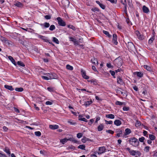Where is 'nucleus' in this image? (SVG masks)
Listing matches in <instances>:
<instances>
[{
  "label": "nucleus",
  "instance_id": "6e6552de",
  "mask_svg": "<svg viewBox=\"0 0 157 157\" xmlns=\"http://www.w3.org/2000/svg\"><path fill=\"white\" fill-rule=\"evenodd\" d=\"M49 127L50 129H55L58 128L59 126L58 125L56 124L50 125L49 126Z\"/></svg>",
  "mask_w": 157,
  "mask_h": 157
},
{
  "label": "nucleus",
  "instance_id": "4d7b16f0",
  "mask_svg": "<svg viewBox=\"0 0 157 157\" xmlns=\"http://www.w3.org/2000/svg\"><path fill=\"white\" fill-rule=\"evenodd\" d=\"M69 38L70 40L71 41H72L73 42H74V41H75V40H76V39H75L74 38L70 36L69 37Z\"/></svg>",
  "mask_w": 157,
  "mask_h": 157
},
{
  "label": "nucleus",
  "instance_id": "ea45409f",
  "mask_svg": "<svg viewBox=\"0 0 157 157\" xmlns=\"http://www.w3.org/2000/svg\"><path fill=\"white\" fill-rule=\"evenodd\" d=\"M67 149V150L73 149L74 150L75 149V147L74 146L71 145L68 147Z\"/></svg>",
  "mask_w": 157,
  "mask_h": 157
},
{
  "label": "nucleus",
  "instance_id": "5fc2aeb1",
  "mask_svg": "<svg viewBox=\"0 0 157 157\" xmlns=\"http://www.w3.org/2000/svg\"><path fill=\"white\" fill-rule=\"evenodd\" d=\"M145 138L144 137H142L141 138H139V140L141 142H144V140Z\"/></svg>",
  "mask_w": 157,
  "mask_h": 157
},
{
  "label": "nucleus",
  "instance_id": "09e8293b",
  "mask_svg": "<svg viewBox=\"0 0 157 157\" xmlns=\"http://www.w3.org/2000/svg\"><path fill=\"white\" fill-rule=\"evenodd\" d=\"M106 124H113V121H108L106 120H105Z\"/></svg>",
  "mask_w": 157,
  "mask_h": 157
},
{
  "label": "nucleus",
  "instance_id": "f8f14e48",
  "mask_svg": "<svg viewBox=\"0 0 157 157\" xmlns=\"http://www.w3.org/2000/svg\"><path fill=\"white\" fill-rule=\"evenodd\" d=\"M62 3L65 6H68L70 2L68 0H63L62 1Z\"/></svg>",
  "mask_w": 157,
  "mask_h": 157
},
{
  "label": "nucleus",
  "instance_id": "a19ab883",
  "mask_svg": "<svg viewBox=\"0 0 157 157\" xmlns=\"http://www.w3.org/2000/svg\"><path fill=\"white\" fill-rule=\"evenodd\" d=\"M68 28H70L71 29H72L73 30H75V29L74 26L71 25H68L67 26Z\"/></svg>",
  "mask_w": 157,
  "mask_h": 157
},
{
  "label": "nucleus",
  "instance_id": "7ed1b4c3",
  "mask_svg": "<svg viewBox=\"0 0 157 157\" xmlns=\"http://www.w3.org/2000/svg\"><path fill=\"white\" fill-rule=\"evenodd\" d=\"M58 23L59 25L61 26H64L66 25L65 22L60 17H58L57 18Z\"/></svg>",
  "mask_w": 157,
  "mask_h": 157
},
{
  "label": "nucleus",
  "instance_id": "8fccbe9b",
  "mask_svg": "<svg viewBox=\"0 0 157 157\" xmlns=\"http://www.w3.org/2000/svg\"><path fill=\"white\" fill-rule=\"evenodd\" d=\"M68 123H70L71 124V125H75L76 124V123L74 122L73 121H68Z\"/></svg>",
  "mask_w": 157,
  "mask_h": 157
},
{
  "label": "nucleus",
  "instance_id": "393cba45",
  "mask_svg": "<svg viewBox=\"0 0 157 157\" xmlns=\"http://www.w3.org/2000/svg\"><path fill=\"white\" fill-rule=\"evenodd\" d=\"M137 75L140 77H142L143 75V74L141 72H136Z\"/></svg>",
  "mask_w": 157,
  "mask_h": 157
},
{
  "label": "nucleus",
  "instance_id": "bb28decb",
  "mask_svg": "<svg viewBox=\"0 0 157 157\" xmlns=\"http://www.w3.org/2000/svg\"><path fill=\"white\" fill-rule=\"evenodd\" d=\"M17 64L20 66L24 67L25 66V64L21 61H18L17 62Z\"/></svg>",
  "mask_w": 157,
  "mask_h": 157
},
{
  "label": "nucleus",
  "instance_id": "a211bd4d",
  "mask_svg": "<svg viewBox=\"0 0 157 157\" xmlns=\"http://www.w3.org/2000/svg\"><path fill=\"white\" fill-rule=\"evenodd\" d=\"M106 117L107 118H109L110 119H114L115 117L114 116L113 114H109L106 115Z\"/></svg>",
  "mask_w": 157,
  "mask_h": 157
},
{
  "label": "nucleus",
  "instance_id": "37998d69",
  "mask_svg": "<svg viewBox=\"0 0 157 157\" xmlns=\"http://www.w3.org/2000/svg\"><path fill=\"white\" fill-rule=\"evenodd\" d=\"M129 153L131 155H135V154L136 153V151L132 150Z\"/></svg>",
  "mask_w": 157,
  "mask_h": 157
},
{
  "label": "nucleus",
  "instance_id": "864d4df0",
  "mask_svg": "<svg viewBox=\"0 0 157 157\" xmlns=\"http://www.w3.org/2000/svg\"><path fill=\"white\" fill-rule=\"evenodd\" d=\"M94 121V120L93 119H91L90 120V121L88 122V124L89 125H91L93 123Z\"/></svg>",
  "mask_w": 157,
  "mask_h": 157
},
{
  "label": "nucleus",
  "instance_id": "f704fd0d",
  "mask_svg": "<svg viewBox=\"0 0 157 157\" xmlns=\"http://www.w3.org/2000/svg\"><path fill=\"white\" fill-rule=\"evenodd\" d=\"M53 41L57 44H59V41L58 39L55 37L53 38Z\"/></svg>",
  "mask_w": 157,
  "mask_h": 157
},
{
  "label": "nucleus",
  "instance_id": "423d86ee",
  "mask_svg": "<svg viewBox=\"0 0 157 157\" xmlns=\"http://www.w3.org/2000/svg\"><path fill=\"white\" fill-rule=\"evenodd\" d=\"M105 150V147H100L99 149V152H98V154H101L104 153Z\"/></svg>",
  "mask_w": 157,
  "mask_h": 157
},
{
  "label": "nucleus",
  "instance_id": "7c9ffc66",
  "mask_svg": "<svg viewBox=\"0 0 157 157\" xmlns=\"http://www.w3.org/2000/svg\"><path fill=\"white\" fill-rule=\"evenodd\" d=\"M149 137L150 139L151 140H154L155 139V137L152 134H149Z\"/></svg>",
  "mask_w": 157,
  "mask_h": 157
},
{
  "label": "nucleus",
  "instance_id": "0eeeda50",
  "mask_svg": "<svg viewBox=\"0 0 157 157\" xmlns=\"http://www.w3.org/2000/svg\"><path fill=\"white\" fill-rule=\"evenodd\" d=\"M117 82L118 83L120 84H123V82L121 77L120 76H118L117 77Z\"/></svg>",
  "mask_w": 157,
  "mask_h": 157
},
{
  "label": "nucleus",
  "instance_id": "774afa93",
  "mask_svg": "<svg viewBox=\"0 0 157 157\" xmlns=\"http://www.w3.org/2000/svg\"><path fill=\"white\" fill-rule=\"evenodd\" d=\"M145 149H146V152H148L149 151L150 147L148 146H146L145 148Z\"/></svg>",
  "mask_w": 157,
  "mask_h": 157
},
{
  "label": "nucleus",
  "instance_id": "6ab92c4d",
  "mask_svg": "<svg viewBox=\"0 0 157 157\" xmlns=\"http://www.w3.org/2000/svg\"><path fill=\"white\" fill-rule=\"evenodd\" d=\"M41 77L42 78L46 80H48L49 79H51L54 78L53 77H50L49 78L47 76H42Z\"/></svg>",
  "mask_w": 157,
  "mask_h": 157
},
{
  "label": "nucleus",
  "instance_id": "473e14b6",
  "mask_svg": "<svg viewBox=\"0 0 157 157\" xmlns=\"http://www.w3.org/2000/svg\"><path fill=\"white\" fill-rule=\"evenodd\" d=\"M85 146L84 145H79L78 148H80L82 150H85Z\"/></svg>",
  "mask_w": 157,
  "mask_h": 157
},
{
  "label": "nucleus",
  "instance_id": "e2e57ef3",
  "mask_svg": "<svg viewBox=\"0 0 157 157\" xmlns=\"http://www.w3.org/2000/svg\"><path fill=\"white\" fill-rule=\"evenodd\" d=\"M106 66L108 67L109 68H110L111 67H113L111 65V63H107L106 64Z\"/></svg>",
  "mask_w": 157,
  "mask_h": 157
},
{
  "label": "nucleus",
  "instance_id": "0e129e2a",
  "mask_svg": "<svg viewBox=\"0 0 157 157\" xmlns=\"http://www.w3.org/2000/svg\"><path fill=\"white\" fill-rule=\"evenodd\" d=\"M99 6L103 9H104L105 8V6L102 4H101Z\"/></svg>",
  "mask_w": 157,
  "mask_h": 157
},
{
  "label": "nucleus",
  "instance_id": "13d9d810",
  "mask_svg": "<svg viewBox=\"0 0 157 157\" xmlns=\"http://www.w3.org/2000/svg\"><path fill=\"white\" fill-rule=\"evenodd\" d=\"M74 44L75 45H79V42L78 41H77V40H75V41L73 42Z\"/></svg>",
  "mask_w": 157,
  "mask_h": 157
},
{
  "label": "nucleus",
  "instance_id": "69168bd1",
  "mask_svg": "<svg viewBox=\"0 0 157 157\" xmlns=\"http://www.w3.org/2000/svg\"><path fill=\"white\" fill-rule=\"evenodd\" d=\"M135 34L138 37L139 36V35L140 34V32L138 31H136L135 32Z\"/></svg>",
  "mask_w": 157,
  "mask_h": 157
},
{
  "label": "nucleus",
  "instance_id": "cd10ccee",
  "mask_svg": "<svg viewBox=\"0 0 157 157\" xmlns=\"http://www.w3.org/2000/svg\"><path fill=\"white\" fill-rule=\"evenodd\" d=\"M43 25H44L45 28H48L50 26L49 24L47 22L45 23L44 24H40V25L41 26H42Z\"/></svg>",
  "mask_w": 157,
  "mask_h": 157
},
{
  "label": "nucleus",
  "instance_id": "2eb2a0df",
  "mask_svg": "<svg viewBox=\"0 0 157 157\" xmlns=\"http://www.w3.org/2000/svg\"><path fill=\"white\" fill-rule=\"evenodd\" d=\"M91 61L95 65L96 64V63L97 65L98 64V62L97 60V59L96 58L93 57L91 59Z\"/></svg>",
  "mask_w": 157,
  "mask_h": 157
},
{
  "label": "nucleus",
  "instance_id": "c756f323",
  "mask_svg": "<svg viewBox=\"0 0 157 157\" xmlns=\"http://www.w3.org/2000/svg\"><path fill=\"white\" fill-rule=\"evenodd\" d=\"M68 140L71 141L75 143H77V141L73 138H68Z\"/></svg>",
  "mask_w": 157,
  "mask_h": 157
},
{
  "label": "nucleus",
  "instance_id": "de8ad7c7",
  "mask_svg": "<svg viewBox=\"0 0 157 157\" xmlns=\"http://www.w3.org/2000/svg\"><path fill=\"white\" fill-rule=\"evenodd\" d=\"M82 133H78L77 134V136L78 138H80L82 137Z\"/></svg>",
  "mask_w": 157,
  "mask_h": 157
},
{
  "label": "nucleus",
  "instance_id": "e433bc0d",
  "mask_svg": "<svg viewBox=\"0 0 157 157\" xmlns=\"http://www.w3.org/2000/svg\"><path fill=\"white\" fill-rule=\"evenodd\" d=\"M141 125V123L139 121L137 120L136 123V127H138L140 126Z\"/></svg>",
  "mask_w": 157,
  "mask_h": 157
},
{
  "label": "nucleus",
  "instance_id": "412c9836",
  "mask_svg": "<svg viewBox=\"0 0 157 157\" xmlns=\"http://www.w3.org/2000/svg\"><path fill=\"white\" fill-rule=\"evenodd\" d=\"M0 40L5 43H6L7 41V40L6 38L2 36H0Z\"/></svg>",
  "mask_w": 157,
  "mask_h": 157
},
{
  "label": "nucleus",
  "instance_id": "58836bf2",
  "mask_svg": "<svg viewBox=\"0 0 157 157\" xmlns=\"http://www.w3.org/2000/svg\"><path fill=\"white\" fill-rule=\"evenodd\" d=\"M55 28L56 27L55 26L53 25H51V26H50L49 29L50 30L52 31L55 29Z\"/></svg>",
  "mask_w": 157,
  "mask_h": 157
},
{
  "label": "nucleus",
  "instance_id": "20e7f679",
  "mask_svg": "<svg viewBox=\"0 0 157 157\" xmlns=\"http://www.w3.org/2000/svg\"><path fill=\"white\" fill-rule=\"evenodd\" d=\"M127 46L128 49L131 50L132 49L134 48V45L132 42H128Z\"/></svg>",
  "mask_w": 157,
  "mask_h": 157
},
{
  "label": "nucleus",
  "instance_id": "79ce46f5",
  "mask_svg": "<svg viewBox=\"0 0 157 157\" xmlns=\"http://www.w3.org/2000/svg\"><path fill=\"white\" fill-rule=\"evenodd\" d=\"M35 135L38 136H40L41 135V132L39 131L36 132H35Z\"/></svg>",
  "mask_w": 157,
  "mask_h": 157
},
{
  "label": "nucleus",
  "instance_id": "dca6fc26",
  "mask_svg": "<svg viewBox=\"0 0 157 157\" xmlns=\"http://www.w3.org/2000/svg\"><path fill=\"white\" fill-rule=\"evenodd\" d=\"M144 67L145 69L148 71H151L152 70L151 68L150 67L148 66L147 65H144Z\"/></svg>",
  "mask_w": 157,
  "mask_h": 157
},
{
  "label": "nucleus",
  "instance_id": "f257e3e1",
  "mask_svg": "<svg viewBox=\"0 0 157 157\" xmlns=\"http://www.w3.org/2000/svg\"><path fill=\"white\" fill-rule=\"evenodd\" d=\"M123 63L122 60L120 57L117 58L113 61L114 65L118 67H120L122 65Z\"/></svg>",
  "mask_w": 157,
  "mask_h": 157
},
{
  "label": "nucleus",
  "instance_id": "bf43d9fd",
  "mask_svg": "<svg viewBox=\"0 0 157 157\" xmlns=\"http://www.w3.org/2000/svg\"><path fill=\"white\" fill-rule=\"evenodd\" d=\"M46 104V105H52V102H51V101H47L46 102V103H45Z\"/></svg>",
  "mask_w": 157,
  "mask_h": 157
},
{
  "label": "nucleus",
  "instance_id": "b1692460",
  "mask_svg": "<svg viewBox=\"0 0 157 157\" xmlns=\"http://www.w3.org/2000/svg\"><path fill=\"white\" fill-rule=\"evenodd\" d=\"M89 140H90L88 138H86L85 137H84L82 139V141L83 143H85L86 141H88Z\"/></svg>",
  "mask_w": 157,
  "mask_h": 157
},
{
  "label": "nucleus",
  "instance_id": "338daca9",
  "mask_svg": "<svg viewBox=\"0 0 157 157\" xmlns=\"http://www.w3.org/2000/svg\"><path fill=\"white\" fill-rule=\"evenodd\" d=\"M123 109L124 111H127L129 109V108L128 107H124L123 108Z\"/></svg>",
  "mask_w": 157,
  "mask_h": 157
},
{
  "label": "nucleus",
  "instance_id": "2f4dec72",
  "mask_svg": "<svg viewBox=\"0 0 157 157\" xmlns=\"http://www.w3.org/2000/svg\"><path fill=\"white\" fill-rule=\"evenodd\" d=\"M92 103V101H88L85 102L84 105H85V106H88L91 104Z\"/></svg>",
  "mask_w": 157,
  "mask_h": 157
},
{
  "label": "nucleus",
  "instance_id": "49530a36",
  "mask_svg": "<svg viewBox=\"0 0 157 157\" xmlns=\"http://www.w3.org/2000/svg\"><path fill=\"white\" fill-rule=\"evenodd\" d=\"M138 38L140 40H142L144 38V36L142 34H140L138 37Z\"/></svg>",
  "mask_w": 157,
  "mask_h": 157
},
{
  "label": "nucleus",
  "instance_id": "72a5a7b5",
  "mask_svg": "<svg viewBox=\"0 0 157 157\" xmlns=\"http://www.w3.org/2000/svg\"><path fill=\"white\" fill-rule=\"evenodd\" d=\"M115 104L116 105H124V102H122L119 101H116L115 103Z\"/></svg>",
  "mask_w": 157,
  "mask_h": 157
},
{
  "label": "nucleus",
  "instance_id": "4be33fe9",
  "mask_svg": "<svg viewBox=\"0 0 157 157\" xmlns=\"http://www.w3.org/2000/svg\"><path fill=\"white\" fill-rule=\"evenodd\" d=\"M39 36L40 38L44 40V41L46 42H48V40L46 39V37L45 36L41 35H40Z\"/></svg>",
  "mask_w": 157,
  "mask_h": 157
},
{
  "label": "nucleus",
  "instance_id": "f3484780",
  "mask_svg": "<svg viewBox=\"0 0 157 157\" xmlns=\"http://www.w3.org/2000/svg\"><path fill=\"white\" fill-rule=\"evenodd\" d=\"M104 128V125L102 124H101L99 125L98 127V130L99 131H102Z\"/></svg>",
  "mask_w": 157,
  "mask_h": 157
},
{
  "label": "nucleus",
  "instance_id": "5701e85b",
  "mask_svg": "<svg viewBox=\"0 0 157 157\" xmlns=\"http://www.w3.org/2000/svg\"><path fill=\"white\" fill-rule=\"evenodd\" d=\"M66 68L70 70H72L73 69V68L72 66H70L69 64H67L66 66Z\"/></svg>",
  "mask_w": 157,
  "mask_h": 157
},
{
  "label": "nucleus",
  "instance_id": "c03bdc74",
  "mask_svg": "<svg viewBox=\"0 0 157 157\" xmlns=\"http://www.w3.org/2000/svg\"><path fill=\"white\" fill-rule=\"evenodd\" d=\"M4 151L8 155H10V151L9 149L6 148L4 150Z\"/></svg>",
  "mask_w": 157,
  "mask_h": 157
},
{
  "label": "nucleus",
  "instance_id": "ddd939ff",
  "mask_svg": "<svg viewBox=\"0 0 157 157\" xmlns=\"http://www.w3.org/2000/svg\"><path fill=\"white\" fill-rule=\"evenodd\" d=\"M4 87L6 89H8L10 91H12L14 90L13 88L11 86H9L6 85L4 86Z\"/></svg>",
  "mask_w": 157,
  "mask_h": 157
},
{
  "label": "nucleus",
  "instance_id": "6e6d98bb",
  "mask_svg": "<svg viewBox=\"0 0 157 157\" xmlns=\"http://www.w3.org/2000/svg\"><path fill=\"white\" fill-rule=\"evenodd\" d=\"M79 120H80V121H85L86 122H87V121H88L85 118H79Z\"/></svg>",
  "mask_w": 157,
  "mask_h": 157
},
{
  "label": "nucleus",
  "instance_id": "39448f33",
  "mask_svg": "<svg viewBox=\"0 0 157 157\" xmlns=\"http://www.w3.org/2000/svg\"><path fill=\"white\" fill-rule=\"evenodd\" d=\"M117 36L116 34H113L112 41L113 43L116 45L117 44Z\"/></svg>",
  "mask_w": 157,
  "mask_h": 157
},
{
  "label": "nucleus",
  "instance_id": "4468645a",
  "mask_svg": "<svg viewBox=\"0 0 157 157\" xmlns=\"http://www.w3.org/2000/svg\"><path fill=\"white\" fill-rule=\"evenodd\" d=\"M114 123L115 125L117 126H119L121 124V121L119 120H115Z\"/></svg>",
  "mask_w": 157,
  "mask_h": 157
},
{
  "label": "nucleus",
  "instance_id": "3c124183",
  "mask_svg": "<svg viewBox=\"0 0 157 157\" xmlns=\"http://www.w3.org/2000/svg\"><path fill=\"white\" fill-rule=\"evenodd\" d=\"M154 40V38H153V37H152L148 41L149 43L151 44V43H152Z\"/></svg>",
  "mask_w": 157,
  "mask_h": 157
},
{
  "label": "nucleus",
  "instance_id": "c9c22d12",
  "mask_svg": "<svg viewBox=\"0 0 157 157\" xmlns=\"http://www.w3.org/2000/svg\"><path fill=\"white\" fill-rule=\"evenodd\" d=\"M15 90L16 91L21 92L23 90V88L20 87V88H16L15 89Z\"/></svg>",
  "mask_w": 157,
  "mask_h": 157
},
{
  "label": "nucleus",
  "instance_id": "680f3d73",
  "mask_svg": "<svg viewBox=\"0 0 157 157\" xmlns=\"http://www.w3.org/2000/svg\"><path fill=\"white\" fill-rule=\"evenodd\" d=\"M106 132L109 133H110L112 134H113L114 133V131H112L111 130H107V131H106Z\"/></svg>",
  "mask_w": 157,
  "mask_h": 157
},
{
  "label": "nucleus",
  "instance_id": "c85d7f7f",
  "mask_svg": "<svg viewBox=\"0 0 157 157\" xmlns=\"http://www.w3.org/2000/svg\"><path fill=\"white\" fill-rule=\"evenodd\" d=\"M14 5L18 7H21L22 6V4L20 2H17L16 3H15Z\"/></svg>",
  "mask_w": 157,
  "mask_h": 157
},
{
  "label": "nucleus",
  "instance_id": "aec40b11",
  "mask_svg": "<svg viewBox=\"0 0 157 157\" xmlns=\"http://www.w3.org/2000/svg\"><path fill=\"white\" fill-rule=\"evenodd\" d=\"M131 132V130L128 128H127L125 130V133L124 134L125 135H127L129 134Z\"/></svg>",
  "mask_w": 157,
  "mask_h": 157
},
{
  "label": "nucleus",
  "instance_id": "a18cd8bd",
  "mask_svg": "<svg viewBox=\"0 0 157 157\" xmlns=\"http://www.w3.org/2000/svg\"><path fill=\"white\" fill-rule=\"evenodd\" d=\"M47 90L51 92H52L54 91V89L53 88L51 87H48L47 88Z\"/></svg>",
  "mask_w": 157,
  "mask_h": 157
},
{
  "label": "nucleus",
  "instance_id": "9b49d317",
  "mask_svg": "<svg viewBox=\"0 0 157 157\" xmlns=\"http://www.w3.org/2000/svg\"><path fill=\"white\" fill-rule=\"evenodd\" d=\"M81 72L82 73V77L86 79H88L89 78V77L86 75V73L85 71H84L83 70H82L81 71Z\"/></svg>",
  "mask_w": 157,
  "mask_h": 157
},
{
  "label": "nucleus",
  "instance_id": "1a4fd4ad",
  "mask_svg": "<svg viewBox=\"0 0 157 157\" xmlns=\"http://www.w3.org/2000/svg\"><path fill=\"white\" fill-rule=\"evenodd\" d=\"M8 58L11 61L13 64L15 66H17V64L15 61V60L13 58V57L11 56H8Z\"/></svg>",
  "mask_w": 157,
  "mask_h": 157
},
{
  "label": "nucleus",
  "instance_id": "9d476101",
  "mask_svg": "<svg viewBox=\"0 0 157 157\" xmlns=\"http://www.w3.org/2000/svg\"><path fill=\"white\" fill-rule=\"evenodd\" d=\"M143 11L146 13H147L149 12L148 8L145 6H144L142 8Z\"/></svg>",
  "mask_w": 157,
  "mask_h": 157
},
{
  "label": "nucleus",
  "instance_id": "4c0bfd02",
  "mask_svg": "<svg viewBox=\"0 0 157 157\" xmlns=\"http://www.w3.org/2000/svg\"><path fill=\"white\" fill-rule=\"evenodd\" d=\"M103 33L109 37L111 36L109 34V32L107 31L104 30L103 31Z\"/></svg>",
  "mask_w": 157,
  "mask_h": 157
},
{
  "label": "nucleus",
  "instance_id": "a878e982",
  "mask_svg": "<svg viewBox=\"0 0 157 157\" xmlns=\"http://www.w3.org/2000/svg\"><path fill=\"white\" fill-rule=\"evenodd\" d=\"M68 141V139L65 138L63 139H62L60 140V142L62 143L63 144H64V143L67 142Z\"/></svg>",
  "mask_w": 157,
  "mask_h": 157
},
{
  "label": "nucleus",
  "instance_id": "603ef678",
  "mask_svg": "<svg viewBox=\"0 0 157 157\" xmlns=\"http://www.w3.org/2000/svg\"><path fill=\"white\" fill-rule=\"evenodd\" d=\"M44 18L47 20L50 19L51 18V16L49 15H47L44 16Z\"/></svg>",
  "mask_w": 157,
  "mask_h": 157
},
{
  "label": "nucleus",
  "instance_id": "f03ea898",
  "mask_svg": "<svg viewBox=\"0 0 157 157\" xmlns=\"http://www.w3.org/2000/svg\"><path fill=\"white\" fill-rule=\"evenodd\" d=\"M129 142L131 144L134 146H138L139 144L138 140L135 137L130 139Z\"/></svg>",
  "mask_w": 157,
  "mask_h": 157
},
{
  "label": "nucleus",
  "instance_id": "052dcab7",
  "mask_svg": "<svg viewBox=\"0 0 157 157\" xmlns=\"http://www.w3.org/2000/svg\"><path fill=\"white\" fill-rule=\"evenodd\" d=\"M109 72L111 74V75L113 76L114 75H115V73L114 71H112L111 70H110L109 71Z\"/></svg>",
  "mask_w": 157,
  "mask_h": 157
}]
</instances>
